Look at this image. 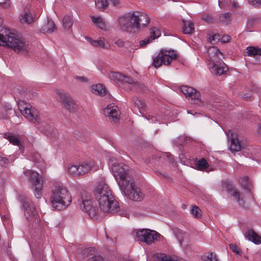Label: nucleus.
Masks as SVG:
<instances>
[{
	"instance_id": "nucleus-1",
	"label": "nucleus",
	"mask_w": 261,
	"mask_h": 261,
	"mask_svg": "<svg viewBox=\"0 0 261 261\" xmlns=\"http://www.w3.org/2000/svg\"><path fill=\"white\" fill-rule=\"evenodd\" d=\"M128 167L123 164H118L115 168V172H117L119 177L117 182L120 190L130 199L140 201L144 198V194L140 189L136 186L134 180L132 178L127 172Z\"/></svg>"
},
{
	"instance_id": "nucleus-2",
	"label": "nucleus",
	"mask_w": 261,
	"mask_h": 261,
	"mask_svg": "<svg viewBox=\"0 0 261 261\" xmlns=\"http://www.w3.org/2000/svg\"><path fill=\"white\" fill-rule=\"evenodd\" d=\"M119 27L124 32L136 33L149 22L147 15L140 11H130L118 18Z\"/></svg>"
},
{
	"instance_id": "nucleus-3",
	"label": "nucleus",
	"mask_w": 261,
	"mask_h": 261,
	"mask_svg": "<svg viewBox=\"0 0 261 261\" xmlns=\"http://www.w3.org/2000/svg\"><path fill=\"white\" fill-rule=\"evenodd\" d=\"M94 195L98 204V212L108 214L113 211L114 196L105 182L101 181L97 184Z\"/></svg>"
},
{
	"instance_id": "nucleus-4",
	"label": "nucleus",
	"mask_w": 261,
	"mask_h": 261,
	"mask_svg": "<svg viewBox=\"0 0 261 261\" xmlns=\"http://www.w3.org/2000/svg\"><path fill=\"white\" fill-rule=\"evenodd\" d=\"M0 45L12 48L18 53L27 51L29 48L22 39L4 27L0 29Z\"/></svg>"
},
{
	"instance_id": "nucleus-5",
	"label": "nucleus",
	"mask_w": 261,
	"mask_h": 261,
	"mask_svg": "<svg viewBox=\"0 0 261 261\" xmlns=\"http://www.w3.org/2000/svg\"><path fill=\"white\" fill-rule=\"evenodd\" d=\"M209 56L208 64L211 72L217 76L225 75L228 71L227 65L223 62V54L216 46L210 47L207 49Z\"/></svg>"
},
{
	"instance_id": "nucleus-6",
	"label": "nucleus",
	"mask_w": 261,
	"mask_h": 261,
	"mask_svg": "<svg viewBox=\"0 0 261 261\" xmlns=\"http://www.w3.org/2000/svg\"><path fill=\"white\" fill-rule=\"evenodd\" d=\"M50 202L54 208L62 210L70 204L71 197L66 188L59 185L53 190Z\"/></svg>"
},
{
	"instance_id": "nucleus-7",
	"label": "nucleus",
	"mask_w": 261,
	"mask_h": 261,
	"mask_svg": "<svg viewBox=\"0 0 261 261\" xmlns=\"http://www.w3.org/2000/svg\"><path fill=\"white\" fill-rule=\"evenodd\" d=\"M18 108L21 114L29 121L36 124H39L42 121L39 112L30 103L19 101Z\"/></svg>"
},
{
	"instance_id": "nucleus-8",
	"label": "nucleus",
	"mask_w": 261,
	"mask_h": 261,
	"mask_svg": "<svg viewBox=\"0 0 261 261\" xmlns=\"http://www.w3.org/2000/svg\"><path fill=\"white\" fill-rule=\"evenodd\" d=\"M95 204L92 201V196L89 193H84L82 195V203L80 205L82 211L87 213L88 215L92 219L97 217L98 214V208L94 206Z\"/></svg>"
},
{
	"instance_id": "nucleus-9",
	"label": "nucleus",
	"mask_w": 261,
	"mask_h": 261,
	"mask_svg": "<svg viewBox=\"0 0 261 261\" xmlns=\"http://www.w3.org/2000/svg\"><path fill=\"white\" fill-rule=\"evenodd\" d=\"M136 236L139 241L144 242L147 245L154 243L161 238V234L155 230L149 229H143L136 232Z\"/></svg>"
},
{
	"instance_id": "nucleus-10",
	"label": "nucleus",
	"mask_w": 261,
	"mask_h": 261,
	"mask_svg": "<svg viewBox=\"0 0 261 261\" xmlns=\"http://www.w3.org/2000/svg\"><path fill=\"white\" fill-rule=\"evenodd\" d=\"M23 173L30 178V182L34 188L35 197L38 199L40 198L42 195V182L39 176V173L35 171L28 169L24 170Z\"/></svg>"
},
{
	"instance_id": "nucleus-11",
	"label": "nucleus",
	"mask_w": 261,
	"mask_h": 261,
	"mask_svg": "<svg viewBox=\"0 0 261 261\" xmlns=\"http://www.w3.org/2000/svg\"><path fill=\"white\" fill-rule=\"evenodd\" d=\"M176 57V53L173 50L160 51L157 56L153 59V65L159 67L162 64L168 65Z\"/></svg>"
},
{
	"instance_id": "nucleus-12",
	"label": "nucleus",
	"mask_w": 261,
	"mask_h": 261,
	"mask_svg": "<svg viewBox=\"0 0 261 261\" xmlns=\"http://www.w3.org/2000/svg\"><path fill=\"white\" fill-rule=\"evenodd\" d=\"M22 207L23 210L24 216L31 222H34L38 219V215L35 206L32 201L29 199H25L22 201Z\"/></svg>"
},
{
	"instance_id": "nucleus-13",
	"label": "nucleus",
	"mask_w": 261,
	"mask_h": 261,
	"mask_svg": "<svg viewBox=\"0 0 261 261\" xmlns=\"http://www.w3.org/2000/svg\"><path fill=\"white\" fill-rule=\"evenodd\" d=\"M55 92L58 95L61 102L66 109L73 112L77 109V105L76 101L71 97L69 93L58 89H56Z\"/></svg>"
},
{
	"instance_id": "nucleus-14",
	"label": "nucleus",
	"mask_w": 261,
	"mask_h": 261,
	"mask_svg": "<svg viewBox=\"0 0 261 261\" xmlns=\"http://www.w3.org/2000/svg\"><path fill=\"white\" fill-rule=\"evenodd\" d=\"M181 92L186 96L191 99V102L199 106L204 105V101L200 98V94L196 89L191 87L182 86L180 88Z\"/></svg>"
},
{
	"instance_id": "nucleus-15",
	"label": "nucleus",
	"mask_w": 261,
	"mask_h": 261,
	"mask_svg": "<svg viewBox=\"0 0 261 261\" xmlns=\"http://www.w3.org/2000/svg\"><path fill=\"white\" fill-rule=\"evenodd\" d=\"M227 135L228 140L230 142L229 145V149L232 152H236L244 148L245 145L243 143H241L237 138L236 134H233L231 130H228Z\"/></svg>"
},
{
	"instance_id": "nucleus-16",
	"label": "nucleus",
	"mask_w": 261,
	"mask_h": 261,
	"mask_svg": "<svg viewBox=\"0 0 261 261\" xmlns=\"http://www.w3.org/2000/svg\"><path fill=\"white\" fill-rule=\"evenodd\" d=\"M81 175H83L91 170L94 171L98 169V167L93 160H88L79 165Z\"/></svg>"
},
{
	"instance_id": "nucleus-17",
	"label": "nucleus",
	"mask_w": 261,
	"mask_h": 261,
	"mask_svg": "<svg viewBox=\"0 0 261 261\" xmlns=\"http://www.w3.org/2000/svg\"><path fill=\"white\" fill-rule=\"evenodd\" d=\"M90 17L92 22L96 26L97 28L100 30L108 31L112 28V27H110L106 22L104 19L100 16L91 15Z\"/></svg>"
},
{
	"instance_id": "nucleus-18",
	"label": "nucleus",
	"mask_w": 261,
	"mask_h": 261,
	"mask_svg": "<svg viewBox=\"0 0 261 261\" xmlns=\"http://www.w3.org/2000/svg\"><path fill=\"white\" fill-rule=\"evenodd\" d=\"M87 39L89 41L90 44L94 47L106 49H109L111 47L110 43L105 38L99 37L97 40H93L91 38L88 37Z\"/></svg>"
},
{
	"instance_id": "nucleus-19",
	"label": "nucleus",
	"mask_w": 261,
	"mask_h": 261,
	"mask_svg": "<svg viewBox=\"0 0 261 261\" xmlns=\"http://www.w3.org/2000/svg\"><path fill=\"white\" fill-rule=\"evenodd\" d=\"M33 11L29 8H25L23 13L20 15V21L22 23L31 24L34 21Z\"/></svg>"
},
{
	"instance_id": "nucleus-20",
	"label": "nucleus",
	"mask_w": 261,
	"mask_h": 261,
	"mask_svg": "<svg viewBox=\"0 0 261 261\" xmlns=\"http://www.w3.org/2000/svg\"><path fill=\"white\" fill-rule=\"evenodd\" d=\"M219 6L221 8H229L231 10H234L240 7L236 0H219Z\"/></svg>"
},
{
	"instance_id": "nucleus-21",
	"label": "nucleus",
	"mask_w": 261,
	"mask_h": 261,
	"mask_svg": "<svg viewBox=\"0 0 261 261\" xmlns=\"http://www.w3.org/2000/svg\"><path fill=\"white\" fill-rule=\"evenodd\" d=\"M115 83H127L132 85L133 87H138L139 84L138 82H134L133 80L128 76L122 75L120 73L115 72Z\"/></svg>"
},
{
	"instance_id": "nucleus-22",
	"label": "nucleus",
	"mask_w": 261,
	"mask_h": 261,
	"mask_svg": "<svg viewBox=\"0 0 261 261\" xmlns=\"http://www.w3.org/2000/svg\"><path fill=\"white\" fill-rule=\"evenodd\" d=\"M91 91L95 95L103 96L106 94L105 87L101 84L93 85L90 87Z\"/></svg>"
},
{
	"instance_id": "nucleus-23",
	"label": "nucleus",
	"mask_w": 261,
	"mask_h": 261,
	"mask_svg": "<svg viewBox=\"0 0 261 261\" xmlns=\"http://www.w3.org/2000/svg\"><path fill=\"white\" fill-rule=\"evenodd\" d=\"M102 113L109 120H113L114 119V103H111L102 109Z\"/></svg>"
},
{
	"instance_id": "nucleus-24",
	"label": "nucleus",
	"mask_w": 261,
	"mask_h": 261,
	"mask_svg": "<svg viewBox=\"0 0 261 261\" xmlns=\"http://www.w3.org/2000/svg\"><path fill=\"white\" fill-rule=\"evenodd\" d=\"M245 237L255 244L261 243V237L252 229L248 230L245 234Z\"/></svg>"
},
{
	"instance_id": "nucleus-25",
	"label": "nucleus",
	"mask_w": 261,
	"mask_h": 261,
	"mask_svg": "<svg viewBox=\"0 0 261 261\" xmlns=\"http://www.w3.org/2000/svg\"><path fill=\"white\" fill-rule=\"evenodd\" d=\"M56 30V27L54 22L51 19H47L41 27V31L43 33H51Z\"/></svg>"
},
{
	"instance_id": "nucleus-26",
	"label": "nucleus",
	"mask_w": 261,
	"mask_h": 261,
	"mask_svg": "<svg viewBox=\"0 0 261 261\" xmlns=\"http://www.w3.org/2000/svg\"><path fill=\"white\" fill-rule=\"evenodd\" d=\"M182 32L184 34H191L194 32V25L192 21L182 20Z\"/></svg>"
},
{
	"instance_id": "nucleus-27",
	"label": "nucleus",
	"mask_w": 261,
	"mask_h": 261,
	"mask_svg": "<svg viewBox=\"0 0 261 261\" xmlns=\"http://www.w3.org/2000/svg\"><path fill=\"white\" fill-rule=\"evenodd\" d=\"M154 257L156 261H186L184 259L182 260H177L169 255L160 253L155 254L154 255Z\"/></svg>"
},
{
	"instance_id": "nucleus-28",
	"label": "nucleus",
	"mask_w": 261,
	"mask_h": 261,
	"mask_svg": "<svg viewBox=\"0 0 261 261\" xmlns=\"http://www.w3.org/2000/svg\"><path fill=\"white\" fill-rule=\"evenodd\" d=\"M246 53L247 56L250 57L261 56V48L253 46H248L246 48Z\"/></svg>"
},
{
	"instance_id": "nucleus-29",
	"label": "nucleus",
	"mask_w": 261,
	"mask_h": 261,
	"mask_svg": "<svg viewBox=\"0 0 261 261\" xmlns=\"http://www.w3.org/2000/svg\"><path fill=\"white\" fill-rule=\"evenodd\" d=\"M229 194L236 200L239 204L243 205L245 201L242 197L241 196L240 192L236 189H232L229 190Z\"/></svg>"
},
{
	"instance_id": "nucleus-30",
	"label": "nucleus",
	"mask_w": 261,
	"mask_h": 261,
	"mask_svg": "<svg viewBox=\"0 0 261 261\" xmlns=\"http://www.w3.org/2000/svg\"><path fill=\"white\" fill-rule=\"evenodd\" d=\"M239 182L244 189L248 190L249 191H251L252 185L248 176H244L241 178Z\"/></svg>"
},
{
	"instance_id": "nucleus-31",
	"label": "nucleus",
	"mask_w": 261,
	"mask_h": 261,
	"mask_svg": "<svg viewBox=\"0 0 261 261\" xmlns=\"http://www.w3.org/2000/svg\"><path fill=\"white\" fill-rule=\"evenodd\" d=\"M203 261H219L217 254L213 252H207L204 254L202 256Z\"/></svg>"
},
{
	"instance_id": "nucleus-32",
	"label": "nucleus",
	"mask_w": 261,
	"mask_h": 261,
	"mask_svg": "<svg viewBox=\"0 0 261 261\" xmlns=\"http://www.w3.org/2000/svg\"><path fill=\"white\" fill-rule=\"evenodd\" d=\"M4 137L8 139L9 142L13 145L20 146V142L18 137L16 136L13 135L10 133H7L4 135Z\"/></svg>"
},
{
	"instance_id": "nucleus-33",
	"label": "nucleus",
	"mask_w": 261,
	"mask_h": 261,
	"mask_svg": "<svg viewBox=\"0 0 261 261\" xmlns=\"http://www.w3.org/2000/svg\"><path fill=\"white\" fill-rule=\"evenodd\" d=\"M108 0H95V5L97 9L103 11L108 6Z\"/></svg>"
},
{
	"instance_id": "nucleus-34",
	"label": "nucleus",
	"mask_w": 261,
	"mask_h": 261,
	"mask_svg": "<svg viewBox=\"0 0 261 261\" xmlns=\"http://www.w3.org/2000/svg\"><path fill=\"white\" fill-rule=\"evenodd\" d=\"M63 25L65 30H69L72 25L73 21L70 15H66L63 19Z\"/></svg>"
},
{
	"instance_id": "nucleus-35",
	"label": "nucleus",
	"mask_w": 261,
	"mask_h": 261,
	"mask_svg": "<svg viewBox=\"0 0 261 261\" xmlns=\"http://www.w3.org/2000/svg\"><path fill=\"white\" fill-rule=\"evenodd\" d=\"M196 166L199 170H203L208 167V164L207 161L202 158L196 162Z\"/></svg>"
},
{
	"instance_id": "nucleus-36",
	"label": "nucleus",
	"mask_w": 261,
	"mask_h": 261,
	"mask_svg": "<svg viewBox=\"0 0 261 261\" xmlns=\"http://www.w3.org/2000/svg\"><path fill=\"white\" fill-rule=\"evenodd\" d=\"M68 172L73 176L81 175L79 168V165H71L68 168Z\"/></svg>"
},
{
	"instance_id": "nucleus-37",
	"label": "nucleus",
	"mask_w": 261,
	"mask_h": 261,
	"mask_svg": "<svg viewBox=\"0 0 261 261\" xmlns=\"http://www.w3.org/2000/svg\"><path fill=\"white\" fill-rule=\"evenodd\" d=\"M161 34L160 30L155 27L152 28L150 30L149 38L151 41L154 40L155 38H158Z\"/></svg>"
},
{
	"instance_id": "nucleus-38",
	"label": "nucleus",
	"mask_w": 261,
	"mask_h": 261,
	"mask_svg": "<svg viewBox=\"0 0 261 261\" xmlns=\"http://www.w3.org/2000/svg\"><path fill=\"white\" fill-rule=\"evenodd\" d=\"M230 16L231 14L229 13L222 14L219 16V20L222 23L228 24L230 22Z\"/></svg>"
},
{
	"instance_id": "nucleus-39",
	"label": "nucleus",
	"mask_w": 261,
	"mask_h": 261,
	"mask_svg": "<svg viewBox=\"0 0 261 261\" xmlns=\"http://www.w3.org/2000/svg\"><path fill=\"white\" fill-rule=\"evenodd\" d=\"M220 39V36L219 34L215 33L210 36L208 38L209 42L213 44L216 43Z\"/></svg>"
},
{
	"instance_id": "nucleus-40",
	"label": "nucleus",
	"mask_w": 261,
	"mask_h": 261,
	"mask_svg": "<svg viewBox=\"0 0 261 261\" xmlns=\"http://www.w3.org/2000/svg\"><path fill=\"white\" fill-rule=\"evenodd\" d=\"M191 211L193 216L196 218H199L201 215V210L197 206H193Z\"/></svg>"
},
{
	"instance_id": "nucleus-41",
	"label": "nucleus",
	"mask_w": 261,
	"mask_h": 261,
	"mask_svg": "<svg viewBox=\"0 0 261 261\" xmlns=\"http://www.w3.org/2000/svg\"><path fill=\"white\" fill-rule=\"evenodd\" d=\"M135 105L139 109H143L145 107L146 103L144 100L137 98L135 101Z\"/></svg>"
},
{
	"instance_id": "nucleus-42",
	"label": "nucleus",
	"mask_w": 261,
	"mask_h": 261,
	"mask_svg": "<svg viewBox=\"0 0 261 261\" xmlns=\"http://www.w3.org/2000/svg\"><path fill=\"white\" fill-rule=\"evenodd\" d=\"M239 96L240 97L247 101H250L252 99V96L250 92L240 93Z\"/></svg>"
},
{
	"instance_id": "nucleus-43",
	"label": "nucleus",
	"mask_w": 261,
	"mask_h": 261,
	"mask_svg": "<svg viewBox=\"0 0 261 261\" xmlns=\"http://www.w3.org/2000/svg\"><path fill=\"white\" fill-rule=\"evenodd\" d=\"M177 239L178 240L179 243L180 245L184 248V249H187L188 248L185 246V244L184 243V237L182 233H179L178 234H177L176 236Z\"/></svg>"
},
{
	"instance_id": "nucleus-44",
	"label": "nucleus",
	"mask_w": 261,
	"mask_h": 261,
	"mask_svg": "<svg viewBox=\"0 0 261 261\" xmlns=\"http://www.w3.org/2000/svg\"><path fill=\"white\" fill-rule=\"evenodd\" d=\"M249 3L254 7H258L261 5V0H248Z\"/></svg>"
},
{
	"instance_id": "nucleus-45",
	"label": "nucleus",
	"mask_w": 261,
	"mask_h": 261,
	"mask_svg": "<svg viewBox=\"0 0 261 261\" xmlns=\"http://www.w3.org/2000/svg\"><path fill=\"white\" fill-rule=\"evenodd\" d=\"M152 41H151V39L149 38V37H148L145 38L143 40L141 41L140 42V44L141 46L143 47Z\"/></svg>"
},
{
	"instance_id": "nucleus-46",
	"label": "nucleus",
	"mask_w": 261,
	"mask_h": 261,
	"mask_svg": "<svg viewBox=\"0 0 261 261\" xmlns=\"http://www.w3.org/2000/svg\"><path fill=\"white\" fill-rule=\"evenodd\" d=\"M229 247L232 251L236 254H239L240 252V250L238 246L235 244H230Z\"/></svg>"
},
{
	"instance_id": "nucleus-47",
	"label": "nucleus",
	"mask_w": 261,
	"mask_h": 261,
	"mask_svg": "<svg viewBox=\"0 0 261 261\" xmlns=\"http://www.w3.org/2000/svg\"><path fill=\"white\" fill-rule=\"evenodd\" d=\"M230 40V37L228 35H224L220 38V41L222 43H227Z\"/></svg>"
},
{
	"instance_id": "nucleus-48",
	"label": "nucleus",
	"mask_w": 261,
	"mask_h": 261,
	"mask_svg": "<svg viewBox=\"0 0 261 261\" xmlns=\"http://www.w3.org/2000/svg\"><path fill=\"white\" fill-rule=\"evenodd\" d=\"M112 154V153H108L107 155V158L108 159V160H109V166H111V168L112 170H113V160L111 158Z\"/></svg>"
},
{
	"instance_id": "nucleus-49",
	"label": "nucleus",
	"mask_w": 261,
	"mask_h": 261,
	"mask_svg": "<svg viewBox=\"0 0 261 261\" xmlns=\"http://www.w3.org/2000/svg\"><path fill=\"white\" fill-rule=\"evenodd\" d=\"M4 2H2V5L4 8H7L9 6V3H8L9 0H4Z\"/></svg>"
},
{
	"instance_id": "nucleus-50",
	"label": "nucleus",
	"mask_w": 261,
	"mask_h": 261,
	"mask_svg": "<svg viewBox=\"0 0 261 261\" xmlns=\"http://www.w3.org/2000/svg\"><path fill=\"white\" fill-rule=\"evenodd\" d=\"M8 163V160L5 158H1L0 163L2 165H5Z\"/></svg>"
},
{
	"instance_id": "nucleus-51",
	"label": "nucleus",
	"mask_w": 261,
	"mask_h": 261,
	"mask_svg": "<svg viewBox=\"0 0 261 261\" xmlns=\"http://www.w3.org/2000/svg\"><path fill=\"white\" fill-rule=\"evenodd\" d=\"M3 109L5 112H7L8 111L11 110L12 108L10 105H7L4 106Z\"/></svg>"
},
{
	"instance_id": "nucleus-52",
	"label": "nucleus",
	"mask_w": 261,
	"mask_h": 261,
	"mask_svg": "<svg viewBox=\"0 0 261 261\" xmlns=\"http://www.w3.org/2000/svg\"><path fill=\"white\" fill-rule=\"evenodd\" d=\"M117 203H118V202L115 201V214H118L119 215H121V214L119 213L120 207L119 206H117Z\"/></svg>"
},
{
	"instance_id": "nucleus-53",
	"label": "nucleus",
	"mask_w": 261,
	"mask_h": 261,
	"mask_svg": "<svg viewBox=\"0 0 261 261\" xmlns=\"http://www.w3.org/2000/svg\"><path fill=\"white\" fill-rule=\"evenodd\" d=\"M76 79L81 82H86L87 81L86 79L83 76L77 77Z\"/></svg>"
},
{
	"instance_id": "nucleus-54",
	"label": "nucleus",
	"mask_w": 261,
	"mask_h": 261,
	"mask_svg": "<svg viewBox=\"0 0 261 261\" xmlns=\"http://www.w3.org/2000/svg\"><path fill=\"white\" fill-rule=\"evenodd\" d=\"M115 44H117L119 46H121L123 45V42L121 40H118L117 42H115Z\"/></svg>"
},
{
	"instance_id": "nucleus-55",
	"label": "nucleus",
	"mask_w": 261,
	"mask_h": 261,
	"mask_svg": "<svg viewBox=\"0 0 261 261\" xmlns=\"http://www.w3.org/2000/svg\"><path fill=\"white\" fill-rule=\"evenodd\" d=\"M109 77L111 79V80H113V78L114 77V74L113 72H111L109 73Z\"/></svg>"
},
{
	"instance_id": "nucleus-56",
	"label": "nucleus",
	"mask_w": 261,
	"mask_h": 261,
	"mask_svg": "<svg viewBox=\"0 0 261 261\" xmlns=\"http://www.w3.org/2000/svg\"><path fill=\"white\" fill-rule=\"evenodd\" d=\"M119 114L118 112H117L116 111V110L115 109V119H119Z\"/></svg>"
},
{
	"instance_id": "nucleus-57",
	"label": "nucleus",
	"mask_w": 261,
	"mask_h": 261,
	"mask_svg": "<svg viewBox=\"0 0 261 261\" xmlns=\"http://www.w3.org/2000/svg\"><path fill=\"white\" fill-rule=\"evenodd\" d=\"M115 7L119 6V1L118 0H115Z\"/></svg>"
},
{
	"instance_id": "nucleus-58",
	"label": "nucleus",
	"mask_w": 261,
	"mask_h": 261,
	"mask_svg": "<svg viewBox=\"0 0 261 261\" xmlns=\"http://www.w3.org/2000/svg\"><path fill=\"white\" fill-rule=\"evenodd\" d=\"M258 133L261 134V123H260V125L258 129Z\"/></svg>"
},
{
	"instance_id": "nucleus-59",
	"label": "nucleus",
	"mask_w": 261,
	"mask_h": 261,
	"mask_svg": "<svg viewBox=\"0 0 261 261\" xmlns=\"http://www.w3.org/2000/svg\"><path fill=\"white\" fill-rule=\"evenodd\" d=\"M187 113H188V114H192V115H194V113H193V112H191L190 111H189V110H188V111H187Z\"/></svg>"
},
{
	"instance_id": "nucleus-60",
	"label": "nucleus",
	"mask_w": 261,
	"mask_h": 261,
	"mask_svg": "<svg viewBox=\"0 0 261 261\" xmlns=\"http://www.w3.org/2000/svg\"><path fill=\"white\" fill-rule=\"evenodd\" d=\"M7 115H4V116H2L1 118H7Z\"/></svg>"
},
{
	"instance_id": "nucleus-61",
	"label": "nucleus",
	"mask_w": 261,
	"mask_h": 261,
	"mask_svg": "<svg viewBox=\"0 0 261 261\" xmlns=\"http://www.w3.org/2000/svg\"><path fill=\"white\" fill-rule=\"evenodd\" d=\"M2 20H0V24L2 23Z\"/></svg>"
},
{
	"instance_id": "nucleus-62",
	"label": "nucleus",
	"mask_w": 261,
	"mask_h": 261,
	"mask_svg": "<svg viewBox=\"0 0 261 261\" xmlns=\"http://www.w3.org/2000/svg\"><path fill=\"white\" fill-rule=\"evenodd\" d=\"M154 121H155V120H152V121H151V122H154Z\"/></svg>"
}]
</instances>
